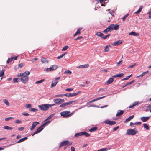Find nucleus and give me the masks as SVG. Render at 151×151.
<instances>
[{"label": "nucleus", "instance_id": "393cba45", "mask_svg": "<svg viewBox=\"0 0 151 151\" xmlns=\"http://www.w3.org/2000/svg\"><path fill=\"white\" fill-rule=\"evenodd\" d=\"M82 29L81 28H79L78 29L76 32V33H75L74 35L73 36L75 37L77 35L79 34L80 33V31Z\"/></svg>", "mask_w": 151, "mask_h": 151}, {"label": "nucleus", "instance_id": "c85d7f7f", "mask_svg": "<svg viewBox=\"0 0 151 151\" xmlns=\"http://www.w3.org/2000/svg\"><path fill=\"white\" fill-rule=\"evenodd\" d=\"M38 110V109L33 108H31L29 109V111H30L35 112L37 111Z\"/></svg>", "mask_w": 151, "mask_h": 151}, {"label": "nucleus", "instance_id": "2eb2a0df", "mask_svg": "<svg viewBox=\"0 0 151 151\" xmlns=\"http://www.w3.org/2000/svg\"><path fill=\"white\" fill-rule=\"evenodd\" d=\"M58 81H57L55 79L53 80L52 82V83L50 87L51 88L54 87L58 82Z\"/></svg>", "mask_w": 151, "mask_h": 151}, {"label": "nucleus", "instance_id": "8fccbe9b", "mask_svg": "<svg viewBox=\"0 0 151 151\" xmlns=\"http://www.w3.org/2000/svg\"><path fill=\"white\" fill-rule=\"evenodd\" d=\"M136 65V63H134L133 65H130L128 67V68H133L134 66H135Z\"/></svg>", "mask_w": 151, "mask_h": 151}, {"label": "nucleus", "instance_id": "72a5a7b5", "mask_svg": "<svg viewBox=\"0 0 151 151\" xmlns=\"http://www.w3.org/2000/svg\"><path fill=\"white\" fill-rule=\"evenodd\" d=\"M64 73L66 74L70 75L72 73V72L69 70H67L64 72Z\"/></svg>", "mask_w": 151, "mask_h": 151}, {"label": "nucleus", "instance_id": "3c124183", "mask_svg": "<svg viewBox=\"0 0 151 151\" xmlns=\"http://www.w3.org/2000/svg\"><path fill=\"white\" fill-rule=\"evenodd\" d=\"M102 33L100 32H98L96 33V35L100 37Z\"/></svg>", "mask_w": 151, "mask_h": 151}, {"label": "nucleus", "instance_id": "2f4dec72", "mask_svg": "<svg viewBox=\"0 0 151 151\" xmlns=\"http://www.w3.org/2000/svg\"><path fill=\"white\" fill-rule=\"evenodd\" d=\"M81 133V132L76 133L75 134L74 136L76 137H78L79 136L82 135Z\"/></svg>", "mask_w": 151, "mask_h": 151}, {"label": "nucleus", "instance_id": "412c9836", "mask_svg": "<svg viewBox=\"0 0 151 151\" xmlns=\"http://www.w3.org/2000/svg\"><path fill=\"white\" fill-rule=\"evenodd\" d=\"M82 135H84L86 137H88L90 136V134H88L87 132L84 131L81 132Z\"/></svg>", "mask_w": 151, "mask_h": 151}, {"label": "nucleus", "instance_id": "f03ea898", "mask_svg": "<svg viewBox=\"0 0 151 151\" xmlns=\"http://www.w3.org/2000/svg\"><path fill=\"white\" fill-rule=\"evenodd\" d=\"M72 144V142L70 143L68 140L64 141L61 143L59 147L60 148L64 146H66V147L65 148L66 149L67 147L70 146Z\"/></svg>", "mask_w": 151, "mask_h": 151}, {"label": "nucleus", "instance_id": "5fc2aeb1", "mask_svg": "<svg viewBox=\"0 0 151 151\" xmlns=\"http://www.w3.org/2000/svg\"><path fill=\"white\" fill-rule=\"evenodd\" d=\"M83 38V37L82 36H80L78 37L76 39H75V40H78L81 39Z\"/></svg>", "mask_w": 151, "mask_h": 151}, {"label": "nucleus", "instance_id": "cd10ccee", "mask_svg": "<svg viewBox=\"0 0 151 151\" xmlns=\"http://www.w3.org/2000/svg\"><path fill=\"white\" fill-rule=\"evenodd\" d=\"M110 46V45H108L106 46L105 47V48H104L105 49L104 50V51L105 52H107L109 51V48L108 47Z\"/></svg>", "mask_w": 151, "mask_h": 151}, {"label": "nucleus", "instance_id": "ea45409f", "mask_svg": "<svg viewBox=\"0 0 151 151\" xmlns=\"http://www.w3.org/2000/svg\"><path fill=\"white\" fill-rule=\"evenodd\" d=\"M129 14L127 13L125 16H124L122 18V20L123 21H125L126 17L129 15Z\"/></svg>", "mask_w": 151, "mask_h": 151}, {"label": "nucleus", "instance_id": "6e6d98bb", "mask_svg": "<svg viewBox=\"0 0 151 151\" xmlns=\"http://www.w3.org/2000/svg\"><path fill=\"white\" fill-rule=\"evenodd\" d=\"M104 1H107L106 2H104V3H107V2H108L109 1L108 0H99L100 2L101 3H102Z\"/></svg>", "mask_w": 151, "mask_h": 151}, {"label": "nucleus", "instance_id": "13d9d810", "mask_svg": "<svg viewBox=\"0 0 151 151\" xmlns=\"http://www.w3.org/2000/svg\"><path fill=\"white\" fill-rule=\"evenodd\" d=\"M50 121H47L44 123V125H45V126L47 125L48 123H50Z\"/></svg>", "mask_w": 151, "mask_h": 151}, {"label": "nucleus", "instance_id": "4c0bfd02", "mask_svg": "<svg viewBox=\"0 0 151 151\" xmlns=\"http://www.w3.org/2000/svg\"><path fill=\"white\" fill-rule=\"evenodd\" d=\"M30 72L29 71H26L23 73V76H26V75H29L30 74Z\"/></svg>", "mask_w": 151, "mask_h": 151}, {"label": "nucleus", "instance_id": "603ef678", "mask_svg": "<svg viewBox=\"0 0 151 151\" xmlns=\"http://www.w3.org/2000/svg\"><path fill=\"white\" fill-rule=\"evenodd\" d=\"M22 114L25 116H28L29 115V114L27 113L24 112L22 113Z\"/></svg>", "mask_w": 151, "mask_h": 151}, {"label": "nucleus", "instance_id": "c756f323", "mask_svg": "<svg viewBox=\"0 0 151 151\" xmlns=\"http://www.w3.org/2000/svg\"><path fill=\"white\" fill-rule=\"evenodd\" d=\"M97 127H92L89 129V131L91 132H92L93 131H96V130H97Z\"/></svg>", "mask_w": 151, "mask_h": 151}, {"label": "nucleus", "instance_id": "9b49d317", "mask_svg": "<svg viewBox=\"0 0 151 151\" xmlns=\"http://www.w3.org/2000/svg\"><path fill=\"white\" fill-rule=\"evenodd\" d=\"M39 123L38 122H35L33 123L31 127H30L31 130L32 131L36 127L37 125L39 124Z\"/></svg>", "mask_w": 151, "mask_h": 151}, {"label": "nucleus", "instance_id": "bf43d9fd", "mask_svg": "<svg viewBox=\"0 0 151 151\" xmlns=\"http://www.w3.org/2000/svg\"><path fill=\"white\" fill-rule=\"evenodd\" d=\"M110 34H109L105 36H104V37L103 38V39H106V38H107L108 37H109L110 36Z\"/></svg>", "mask_w": 151, "mask_h": 151}, {"label": "nucleus", "instance_id": "39448f33", "mask_svg": "<svg viewBox=\"0 0 151 151\" xmlns=\"http://www.w3.org/2000/svg\"><path fill=\"white\" fill-rule=\"evenodd\" d=\"M53 102L55 103L56 104L60 105L65 101L64 99L61 98L55 99L53 100Z\"/></svg>", "mask_w": 151, "mask_h": 151}, {"label": "nucleus", "instance_id": "f704fd0d", "mask_svg": "<svg viewBox=\"0 0 151 151\" xmlns=\"http://www.w3.org/2000/svg\"><path fill=\"white\" fill-rule=\"evenodd\" d=\"M144 127L147 130H148L149 129V128L147 124L144 123L143 124Z\"/></svg>", "mask_w": 151, "mask_h": 151}, {"label": "nucleus", "instance_id": "a878e982", "mask_svg": "<svg viewBox=\"0 0 151 151\" xmlns=\"http://www.w3.org/2000/svg\"><path fill=\"white\" fill-rule=\"evenodd\" d=\"M142 8V6H140L139 9L136 12H135V14H138L141 11Z\"/></svg>", "mask_w": 151, "mask_h": 151}, {"label": "nucleus", "instance_id": "20e7f679", "mask_svg": "<svg viewBox=\"0 0 151 151\" xmlns=\"http://www.w3.org/2000/svg\"><path fill=\"white\" fill-rule=\"evenodd\" d=\"M70 113L69 111H66L62 112L60 113L61 116L63 118H67L69 116H70L72 114H68Z\"/></svg>", "mask_w": 151, "mask_h": 151}, {"label": "nucleus", "instance_id": "473e14b6", "mask_svg": "<svg viewBox=\"0 0 151 151\" xmlns=\"http://www.w3.org/2000/svg\"><path fill=\"white\" fill-rule=\"evenodd\" d=\"M134 116L133 115L129 116L126 120L125 121L127 122L130 121L131 119H132L133 118Z\"/></svg>", "mask_w": 151, "mask_h": 151}, {"label": "nucleus", "instance_id": "f3484780", "mask_svg": "<svg viewBox=\"0 0 151 151\" xmlns=\"http://www.w3.org/2000/svg\"><path fill=\"white\" fill-rule=\"evenodd\" d=\"M124 113V111L123 110H119L118 111L117 113L116 114V116H119L120 115H122Z\"/></svg>", "mask_w": 151, "mask_h": 151}, {"label": "nucleus", "instance_id": "69168bd1", "mask_svg": "<svg viewBox=\"0 0 151 151\" xmlns=\"http://www.w3.org/2000/svg\"><path fill=\"white\" fill-rule=\"evenodd\" d=\"M123 73H121L118 74V77H121L123 76Z\"/></svg>", "mask_w": 151, "mask_h": 151}, {"label": "nucleus", "instance_id": "c9c22d12", "mask_svg": "<svg viewBox=\"0 0 151 151\" xmlns=\"http://www.w3.org/2000/svg\"><path fill=\"white\" fill-rule=\"evenodd\" d=\"M148 71H147L146 72H143L141 75H139V76H138L137 77V78H138V77H142L143 76L145 75V74H147L148 73Z\"/></svg>", "mask_w": 151, "mask_h": 151}, {"label": "nucleus", "instance_id": "f257e3e1", "mask_svg": "<svg viewBox=\"0 0 151 151\" xmlns=\"http://www.w3.org/2000/svg\"><path fill=\"white\" fill-rule=\"evenodd\" d=\"M138 132L136 128H134V129H129L127 130L126 134L129 135H135Z\"/></svg>", "mask_w": 151, "mask_h": 151}, {"label": "nucleus", "instance_id": "9d476101", "mask_svg": "<svg viewBox=\"0 0 151 151\" xmlns=\"http://www.w3.org/2000/svg\"><path fill=\"white\" fill-rule=\"evenodd\" d=\"M110 26L111 27V29L112 31L113 30H117L119 28V25L118 24H115L114 25V24H111Z\"/></svg>", "mask_w": 151, "mask_h": 151}, {"label": "nucleus", "instance_id": "a18cd8bd", "mask_svg": "<svg viewBox=\"0 0 151 151\" xmlns=\"http://www.w3.org/2000/svg\"><path fill=\"white\" fill-rule=\"evenodd\" d=\"M4 74V70L2 69L1 71L0 72V77L2 76Z\"/></svg>", "mask_w": 151, "mask_h": 151}, {"label": "nucleus", "instance_id": "864d4df0", "mask_svg": "<svg viewBox=\"0 0 151 151\" xmlns=\"http://www.w3.org/2000/svg\"><path fill=\"white\" fill-rule=\"evenodd\" d=\"M131 75H129V76H127L126 78L123 79V80H127L128 79L130 78V77H131Z\"/></svg>", "mask_w": 151, "mask_h": 151}, {"label": "nucleus", "instance_id": "4468645a", "mask_svg": "<svg viewBox=\"0 0 151 151\" xmlns=\"http://www.w3.org/2000/svg\"><path fill=\"white\" fill-rule=\"evenodd\" d=\"M80 91H78L76 93H68V97H71L73 96H76L77 95H78Z\"/></svg>", "mask_w": 151, "mask_h": 151}, {"label": "nucleus", "instance_id": "7c9ffc66", "mask_svg": "<svg viewBox=\"0 0 151 151\" xmlns=\"http://www.w3.org/2000/svg\"><path fill=\"white\" fill-rule=\"evenodd\" d=\"M4 128L6 130H12L13 128L10 127L8 126H5L4 127Z\"/></svg>", "mask_w": 151, "mask_h": 151}, {"label": "nucleus", "instance_id": "aec40b11", "mask_svg": "<svg viewBox=\"0 0 151 151\" xmlns=\"http://www.w3.org/2000/svg\"><path fill=\"white\" fill-rule=\"evenodd\" d=\"M89 65L88 64H84V65H80L78 67V68H88L89 67Z\"/></svg>", "mask_w": 151, "mask_h": 151}, {"label": "nucleus", "instance_id": "f8f14e48", "mask_svg": "<svg viewBox=\"0 0 151 151\" xmlns=\"http://www.w3.org/2000/svg\"><path fill=\"white\" fill-rule=\"evenodd\" d=\"M122 43V41L121 40H119L118 41L114 42L112 44L113 45L115 46H117L121 44Z\"/></svg>", "mask_w": 151, "mask_h": 151}, {"label": "nucleus", "instance_id": "09e8293b", "mask_svg": "<svg viewBox=\"0 0 151 151\" xmlns=\"http://www.w3.org/2000/svg\"><path fill=\"white\" fill-rule=\"evenodd\" d=\"M65 90L67 91L70 92V91H72L73 90V89L71 88H66V89H65Z\"/></svg>", "mask_w": 151, "mask_h": 151}, {"label": "nucleus", "instance_id": "5701e85b", "mask_svg": "<svg viewBox=\"0 0 151 151\" xmlns=\"http://www.w3.org/2000/svg\"><path fill=\"white\" fill-rule=\"evenodd\" d=\"M138 104V102H137V101L135 102H134L132 105H130L129 106V108H131L132 107H133L134 106H135L136 105H137Z\"/></svg>", "mask_w": 151, "mask_h": 151}, {"label": "nucleus", "instance_id": "a19ab883", "mask_svg": "<svg viewBox=\"0 0 151 151\" xmlns=\"http://www.w3.org/2000/svg\"><path fill=\"white\" fill-rule=\"evenodd\" d=\"M44 81H45L44 79H42L40 81L36 82L35 84H37L40 83H42V82Z\"/></svg>", "mask_w": 151, "mask_h": 151}, {"label": "nucleus", "instance_id": "49530a36", "mask_svg": "<svg viewBox=\"0 0 151 151\" xmlns=\"http://www.w3.org/2000/svg\"><path fill=\"white\" fill-rule=\"evenodd\" d=\"M19 80V78H13V81L14 83H17L18 82V80Z\"/></svg>", "mask_w": 151, "mask_h": 151}, {"label": "nucleus", "instance_id": "052dcab7", "mask_svg": "<svg viewBox=\"0 0 151 151\" xmlns=\"http://www.w3.org/2000/svg\"><path fill=\"white\" fill-rule=\"evenodd\" d=\"M31 106V105L29 104H27L26 105V108H30Z\"/></svg>", "mask_w": 151, "mask_h": 151}, {"label": "nucleus", "instance_id": "dca6fc26", "mask_svg": "<svg viewBox=\"0 0 151 151\" xmlns=\"http://www.w3.org/2000/svg\"><path fill=\"white\" fill-rule=\"evenodd\" d=\"M114 79L112 78H110L106 83V84L109 85L111 83L114 81Z\"/></svg>", "mask_w": 151, "mask_h": 151}, {"label": "nucleus", "instance_id": "774afa93", "mask_svg": "<svg viewBox=\"0 0 151 151\" xmlns=\"http://www.w3.org/2000/svg\"><path fill=\"white\" fill-rule=\"evenodd\" d=\"M71 151H76L75 148L73 147H71Z\"/></svg>", "mask_w": 151, "mask_h": 151}, {"label": "nucleus", "instance_id": "37998d69", "mask_svg": "<svg viewBox=\"0 0 151 151\" xmlns=\"http://www.w3.org/2000/svg\"><path fill=\"white\" fill-rule=\"evenodd\" d=\"M54 115V114H52L51 115H50L44 121V122H45V121H47V120L50 119Z\"/></svg>", "mask_w": 151, "mask_h": 151}, {"label": "nucleus", "instance_id": "680f3d73", "mask_svg": "<svg viewBox=\"0 0 151 151\" xmlns=\"http://www.w3.org/2000/svg\"><path fill=\"white\" fill-rule=\"evenodd\" d=\"M119 128V126H118L115 127L113 129V131H114L116 130L117 129H118Z\"/></svg>", "mask_w": 151, "mask_h": 151}, {"label": "nucleus", "instance_id": "ddd939ff", "mask_svg": "<svg viewBox=\"0 0 151 151\" xmlns=\"http://www.w3.org/2000/svg\"><path fill=\"white\" fill-rule=\"evenodd\" d=\"M111 29V27H110V25H109L103 31V32L104 33L106 34L109 32L112 31Z\"/></svg>", "mask_w": 151, "mask_h": 151}, {"label": "nucleus", "instance_id": "de8ad7c7", "mask_svg": "<svg viewBox=\"0 0 151 151\" xmlns=\"http://www.w3.org/2000/svg\"><path fill=\"white\" fill-rule=\"evenodd\" d=\"M13 119V118L12 117H9L8 118H6L5 119V120L6 121H8L10 119Z\"/></svg>", "mask_w": 151, "mask_h": 151}, {"label": "nucleus", "instance_id": "4d7b16f0", "mask_svg": "<svg viewBox=\"0 0 151 151\" xmlns=\"http://www.w3.org/2000/svg\"><path fill=\"white\" fill-rule=\"evenodd\" d=\"M21 122L22 121L19 119L17 120L15 122L16 123H21Z\"/></svg>", "mask_w": 151, "mask_h": 151}, {"label": "nucleus", "instance_id": "58836bf2", "mask_svg": "<svg viewBox=\"0 0 151 151\" xmlns=\"http://www.w3.org/2000/svg\"><path fill=\"white\" fill-rule=\"evenodd\" d=\"M43 129V128H41V127H40L38 128L37 129V131H38V132L39 133L42 131Z\"/></svg>", "mask_w": 151, "mask_h": 151}, {"label": "nucleus", "instance_id": "0eeeda50", "mask_svg": "<svg viewBox=\"0 0 151 151\" xmlns=\"http://www.w3.org/2000/svg\"><path fill=\"white\" fill-rule=\"evenodd\" d=\"M75 103V101H69L65 103H62V104L60 105L59 107L60 108L64 107L66 106H67L71 104H74Z\"/></svg>", "mask_w": 151, "mask_h": 151}, {"label": "nucleus", "instance_id": "e433bc0d", "mask_svg": "<svg viewBox=\"0 0 151 151\" xmlns=\"http://www.w3.org/2000/svg\"><path fill=\"white\" fill-rule=\"evenodd\" d=\"M4 102L7 106L9 105V103L8 102V100L6 99H5L3 100Z\"/></svg>", "mask_w": 151, "mask_h": 151}, {"label": "nucleus", "instance_id": "a211bd4d", "mask_svg": "<svg viewBox=\"0 0 151 151\" xmlns=\"http://www.w3.org/2000/svg\"><path fill=\"white\" fill-rule=\"evenodd\" d=\"M149 116H144L141 118V120L143 122H145L147 121L149 119Z\"/></svg>", "mask_w": 151, "mask_h": 151}, {"label": "nucleus", "instance_id": "0e129e2a", "mask_svg": "<svg viewBox=\"0 0 151 151\" xmlns=\"http://www.w3.org/2000/svg\"><path fill=\"white\" fill-rule=\"evenodd\" d=\"M141 124V122H137L134 123L135 125H140Z\"/></svg>", "mask_w": 151, "mask_h": 151}, {"label": "nucleus", "instance_id": "7ed1b4c3", "mask_svg": "<svg viewBox=\"0 0 151 151\" xmlns=\"http://www.w3.org/2000/svg\"><path fill=\"white\" fill-rule=\"evenodd\" d=\"M48 105L49 104H42L38 106L39 109L42 111H45L47 110L49 108Z\"/></svg>", "mask_w": 151, "mask_h": 151}, {"label": "nucleus", "instance_id": "b1692460", "mask_svg": "<svg viewBox=\"0 0 151 151\" xmlns=\"http://www.w3.org/2000/svg\"><path fill=\"white\" fill-rule=\"evenodd\" d=\"M68 93H65L64 94H60V95H55V96L56 97H62L63 96H65L67 97H68Z\"/></svg>", "mask_w": 151, "mask_h": 151}, {"label": "nucleus", "instance_id": "79ce46f5", "mask_svg": "<svg viewBox=\"0 0 151 151\" xmlns=\"http://www.w3.org/2000/svg\"><path fill=\"white\" fill-rule=\"evenodd\" d=\"M13 60V58H9L8 60H7L6 63H9L11 62Z\"/></svg>", "mask_w": 151, "mask_h": 151}, {"label": "nucleus", "instance_id": "1a4fd4ad", "mask_svg": "<svg viewBox=\"0 0 151 151\" xmlns=\"http://www.w3.org/2000/svg\"><path fill=\"white\" fill-rule=\"evenodd\" d=\"M106 124L110 125H114L116 124V122L114 121H111L108 120H106L104 121Z\"/></svg>", "mask_w": 151, "mask_h": 151}, {"label": "nucleus", "instance_id": "bb28decb", "mask_svg": "<svg viewBox=\"0 0 151 151\" xmlns=\"http://www.w3.org/2000/svg\"><path fill=\"white\" fill-rule=\"evenodd\" d=\"M151 109V104H149L146 107L145 111H147Z\"/></svg>", "mask_w": 151, "mask_h": 151}, {"label": "nucleus", "instance_id": "338daca9", "mask_svg": "<svg viewBox=\"0 0 151 151\" xmlns=\"http://www.w3.org/2000/svg\"><path fill=\"white\" fill-rule=\"evenodd\" d=\"M24 127H20L18 129V130L19 131H22L24 129Z\"/></svg>", "mask_w": 151, "mask_h": 151}, {"label": "nucleus", "instance_id": "423d86ee", "mask_svg": "<svg viewBox=\"0 0 151 151\" xmlns=\"http://www.w3.org/2000/svg\"><path fill=\"white\" fill-rule=\"evenodd\" d=\"M58 68L57 65H53L49 68H45L44 70L46 72L52 71L55 70Z\"/></svg>", "mask_w": 151, "mask_h": 151}, {"label": "nucleus", "instance_id": "6ab92c4d", "mask_svg": "<svg viewBox=\"0 0 151 151\" xmlns=\"http://www.w3.org/2000/svg\"><path fill=\"white\" fill-rule=\"evenodd\" d=\"M129 35H133L134 36H137L139 35V34L132 31L129 34Z\"/></svg>", "mask_w": 151, "mask_h": 151}, {"label": "nucleus", "instance_id": "c03bdc74", "mask_svg": "<svg viewBox=\"0 0 151 151\" xmlns=\"http://www.w3.org/2000/svg\"><path fill=\"white\" fill-rule=\"evenodd\" d=\"M69 47L68 46H64L63 49H62V51H64L65 50H66Z\"/></svg>", "mask_w": 151, "mask_h": 151}, {"label": "nucleus", "instance_id": "e2e57ef3", "mask_svg": "<svg viewBox=\"0 0 151 151\" xmlns=\"http://www.w3.org/2000/svg\"><path fill=\"white\" fill-rule=\"evenodd\" d=\"M23 76V73H20L19 74H18L17 76V77H19L20 76L22 77Z\"/></svg>", "mask_w": 151, "mask_h": 151}, {"label": "nucleus", "instance_id": "6e6552de", "mask_svg": "<svg viewBox=\"0 0 151 151\" xmlns=\"http://www.w3.org/2000/svg\"><path fill=\"white\" fill-rule=\"evenodd\" d=\"M20 79L23 83L25 84L28 81V77L23 76L20 78Z\"/></svg>", "mask_w": 151, "mask_h": 151}, {"label": "nucleus", "instance_id": "4be33fe9", "mask_svg": "<svg viewBox=\"0 0 151 151\" xmlns=\"http://www.w3.org/2000/svg\"><path fill=\"white\" fill-rule=\"evenodd\" d=\"M27 138H28L27 137L22 138V139H20V140H19L17 142V143H19L25 140H26L27 139Z\"/></svg>", "mask_w": 151, "mask_h": 151}]
</instances>
